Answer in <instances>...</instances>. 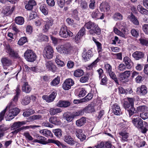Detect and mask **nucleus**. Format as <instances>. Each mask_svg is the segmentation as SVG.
Masks as SVG:
<instances>
[{
  "label": "nucleus",
  "instance_id": "1",
  "mask_svg": "<svg viewBox=\"0 0 148 148\" xmlns=\"http://www.w3.org/2000/svg\"><path fill=\"white\" fill-rule=\"evenodd\" d=\"M57 51L60 54L70 55L74 51V48L69 43L58 46L56 48Z\"/></svg>",
  "mask_w": 148,
  "mask_h": 148
},
{
  "label": "nucleus",
  "instance_id": "2",
  "mask_svg": "<svg viewBox=\"0 0 148 148\" xmlns=\"http://www.w3.org/2000/svg\"><path fill=\"white\" fill-rule=\"evenodd\" d=\"M59 35L63 38H66L69 36L72 37L73 35V33L68 30L67 27L65 25L62 26L59 32Z\"/></svg>",
  "mask_w": 148,
  "mask_h": 148
},
{
  "label": "nucleus",
  "instance_id": "3",
  "mask_svg": "<svg viewBox=\"0 0 148 148\" xmlns=\"http://www.w3.org/2000/svg\"><path fill=\"white\" fill-rule=\"evenodd\" d=\"M24 56L26 60L29 62H34L36 58V54L33 51L30 50L26 51L25 53Z\"/></svg>",
  "mask_w": 148,
  "mask_h": 148
},
{
  "label": "nucleus",
  "instance_id": "4",
  "mask_svg": "<svg viewBox=\"0 0 148 148\" xmlns=\"http://www.w3.org/2000/svg\"><path fill=\"white\" fill-rule=\"evenodd\" d=\"M20 112V110L17 108L10 110L6 113L7 116L6 117L7 118V120L10 121L12 120Z\"/></svg>",
  "mask_w": 148,
  "mask_h": 148
},
{
  "label": "nucleus",
  "instance_id": "5",
  "mask_svg": "<svg viewBox=\"0 0 148 148\" xmlns=\"http://www.w3.org/2000/svg\"><path fill=\"white\" fill-rule=\"evenodd\" d=\"M53 53L54 51L52 47L47 45L45 47L43 51V55L44 57L50 59L52 58Z\"/></svg>",
  "mask_w": 148,
  "mask_h": 148
},
{
  "label": "nucleus",
  "instance_id": "6",
  "mask_svg": "<svg viewBox=\"0 0 148 148\" xmlns=\"http://www.w3.org/2000/svg\"><path fill=\"white\" fill-rule=\"evenodd\" d=\"M5 49L6 50V52L11 57L14 58H19L18 53L15 51L9 45L5 44Z\"/></svg>",
  "mask_w": 148,
  "mask_h": 148
},
{
  "label": "nucleus",
  "instance_id": "7",
  "mask_svg": "<svg viewBox=\"0 0 148 148\" xmlns=\"http://www.w3.org/2000/svg\"><path fill=\"white\" fill-rule=\"evenodd\" d=\"M137 115L136 117V115H134L132 118V123L137 128L142 129L143 127V120Z\"/></svg>",
  "mask_w": 148,
  "mask_h": 148
},
{
  "label": "nucleus",
  "instance_id": "8",
  "mask_svg": "<svg viewBox=\"0 0 148 148\" xmlns=\"http://www.w3.org/2000/svg\"><path fill=\"white\" fill-rule=\"evenodd\" d=\"M127 100L125 101L123 104L124 108L127 110L134 106L135 99L133 98H127Z\"/></svg>",
  "mask_w": 148,
  "mask_h": 148
},
{
  "label": "nucleus",
  "instance_id": "9",
  "mask_svg": "<svg viewBox=\"0 0 148 148\" xmlns=\"http://www.w3.org/2000/svg\"><path fill=\"white\" fill-rule=\"evenodd\" d=\"M74 81L71 79H66L62 84V88L65 90H68L71 88V86L74 84Z\"/></svg>",
  "mask_w": 148,
  "mask_h": 148
},
{
  "label": "nucleus",
  "instance_id": "10",
  "mask_svg": "<svg viewBox=\"0 0 148 148\" xmlns=\"http://www.w3.org/2000/svg\"><path fill=\"white\" fill-rule=\"evenodd\" d=\"M91 16L95 20L103 19L104 18V14L103 13H100L98 9H96L92 12Z\"/></svg>",
  "mask_w": 148,
  "mask_h": 148
},
{
  "label": "nucleus",
  "instance_id": "11",
  "mask_svg": "<svg viewBox=\"0 0 148 148\" xmlns=\"http://www.w3.org/2000/svg\"><path fill=\"white\" fill-rule=\"evenodd\" d=\"M92 56V52L91 50H89L87 51L86 49H84V51L82 53V57L85 62L89 60Z\"/></svg>",
  "mask_w": 148,
  "mask_h": 148
},
{
  "label": "nucleus",
  "instance_id": "12",
  "mask_svg": "<svg viewBox=\"0 0 148 148\" xmlns=\"http://www.w3.org/2000/svg\"><path fill=\"white\" fill-rule=\"evenodd\" d=\"M21 90L19 89H17L16 91V95L14 96V98L11 100V101L9 104L10 107L15 106L16 105L17 102L18 100V97L20 94Z\"/></svg>",
  "mask_w": 148,
  "mask_h": 148
},
{
  "label": "nucleus",
  "instance_id": "13",
  "mask_svg": "<svg viewBox=\"0 0 148 148\" xmlns=\"http://www.w3.org/2000/svg\"><path fill=\"white\" fill-rule=\"evenodd\" d=\"M57 95V93L56 92H53L49 95H43L42 98L46 101L47 102H50L53 101Z\"/></svg>",
  "mask_w": 148,
  "mask_h": 148
},
{
  "label": "nucleus",
  "instance_id": "14",
  "mask_svg": "<svg viewBox=\"0 0 148 148\" xmlns=\"http://www.w3.org/2000/svg\"><path fill=\"white\" fill-rule=\"evenodd\" d=\"M45 65L47 69L49 71L53 72L56 71L57 68L51 61L46 62Z\"/></svg>",
  "mask_w": 148,
  "mask_h": 148
},
{
  "label": "nucleus",
  "instance_id": "15",
  "mask_svg": "<svg viewBox=\"0 0 148 148\" xmlns=\"http://www.w3.org/2000/svg\"><path fill=\"white\" fill-rule=\"evenodd\" d=\"M119 136L121 138V141L124 142H127L128 140L129 134L125 131H121L119 132Z\"/></svg>",
  "mask_w": 148,
  "mask_h": 148
},
{
  "label": "nucleus",
  "instance_id": "16",
  "mask_svg": "<svg viewBox=\"0 0 148 148\" xmlns=\"http://www.w3.org/2000/svg\"><path fill=\"white\" fill-rule=\"evenodd\" d=\"M137 93L141 95H146L147 92V88L145 85H142L138 87L136 90Z\"/></svg>",
  "mask_w": 148,
  "mask_h": 148
},
{
  "label": "nucleus",
  "instance_id": "17",
  "mask_svg": "<svg viewBox=\"0 0 148 148\" xmlns=\"http://www.w3.org/2000/svg\"><path fill=\"white\" fill-rule=\"evenodd\" d=\"M132 56L135 60H139L143 58L144 53L143 52L136 51L132 54Z\"/></svg>",
  "mask_w": 148,
  "mask_h": 148
},
{
  "label": "nucleus",
  "instance_id": "18",
  "mask_svg": "<svg viewBox=\"0 0 148 148\" xmlns=\"http://www.w3.org/2000/svg\"><path fill=\"white\" fill-rule=\"evenodd\" d=\"M123 60L127 69H130L131 68L133 63L129 57L127 56L124 57L123 58Z\"/></svg>",
  "mask_w": 148,
  "mask_h": 148
},
{
  "label": "nucleus",
  "instance_id": "19",
  "mask_svg": "<svg viewBox=\"0 0 148 148\" xmlns=\"http://www.w3.org/2000/svg\"><path fill=\"white\" fill-rule=\"evenodd\" d=\"M131 71H125L119 74V79L121 81L124 82V80L129 77L130 76Z\"/></svg>",
  "mask_w": 148,
  "mask_h": 148
},
{
  "label": "nucleus",
  "instance_id": "20",
  "mask_svg": "<svg viewBox=\"0 0 148 148\" xmlns=\"http://www.w3.org/2000/svg\"><path fill=\"white\" fill-rule=\"evenodd\" d=\"M1 62L3 67L9 66L12 64V63L11 60L6 57L2 58L1 59Z\"/></svg>",
  "mask_w": 148,
  "mask_h": 148
},
{
  "label": "nucleus",
  "instance_id": "21",
  "mask_svg": "<svg viewBox=\"0 0 148 148\" xmlns=\"http://www.w3.org/2000/svg\"><path fill=\"white\" fill-rule=\"evenodd\" d=\"M36 5V3L34 0H29L25 5V8L28 10H32L34 6Z\"/></svg>",
  "mask_w": 148,
  "mask_h": 148
},
{
  "label": "nucleus",
  "instance_id": "22",
  "mask_svg": "<svg viewBox=\"0 0 148 148\" xmlns=\"http://www.w3.org/2000/svg\"><path fill=\"white\" fill-rule=\"evenodd\" d=\"M94 27L92 30H89L88 31L89 34L92 35H95V34L97 35H100L101 34V29L99 27L97 24Z\"/></svg>",
  "mask_w": 148,
  "mask_h": 148
},
{
  "label": "nucleus",
  "instance_id": "23",
  "mask_svg": "<svg viewBox=\"0 0 148 148\" xmlns=\"http://www.w3.org/2000/svg\"><path fill=\"white\" fill-rule=\"evenodd\" d=\"M27 122L28 121L15 122L12 125V128L14 130L19 128L22 126L26 124Z\"/></svg>",
  "mask_w": 148,
  "mask_h": 148
},
{
  "label": "nucleus",
  "instance_id": "24",
  "mask_svg": "<svg viewBox=\"0 0 148 148\" xmlns=\"http://www.w3.org/2000/svg\"><path fill=\"white\" fill-rule=\"evenodd\" d=\"M64 141L67 144L71 145H73L75 144V141L71 136L69 135H64L63 137Z\"/></svg>",
  "mask_w": 148,
  "mask_h": 148
},
{
  "label": "nucleus",
  "instance_id": "25",
  "mask_svg": "<svg viewBox=\"0 0 148 148\" xmlns=\"http://www.w3.org/2000/svg\"><path fill=\"white\" fill-rule=\"evenodd\" d=\"M71 105L70 102L67 101H59L57 104V106L60 107L66 108Z\"/></svg>",
  "mask_w": 148,
  "mask_h": 148
},
{
  "label": "nucleus",
  "instance_id": "26",
  "mask_svg": "<svg viewBox=\"0 0 148 148\" xmlns=\"http://www.w3.org/2000/svg\"><path fill=\"white\" fill-rule=\"evenodd\" d=\"M76 135L77 137L80 141H83L86 139V136L83 133L82 130L81 129H78L76 132Z\"/></svg>",
  "mask_w": 148,
  "mask_h": 148
},
{
  "label": "nucleus",
  "instance_id": "27",
  "mask_svg": "<svg viewBox=\"0 0 148 148\" xmlns=\"http://www.w3.org/2000/svg\"><path fill=\"white\" fill-rule=\"evenodd\" d=\"M112 112L114 114L118 115L122 114V112L120 107L117 104H115L112 106Z\"/></svg>",
  "mask_w": 148,
  "mask_h": 148
},
{
  "label": "nucleus",
  "instance_id": "28",
  "mask_svg": "<svg viewBox=\"0 0 148 148\" xmlns=\"http://www.w3.org/2000/svg\"><path fill=\"white\" fill-rule=\"evenodd\" d=\"M49 121L51 123L56 125H60L61 123L59 118L56 116L51 117L49 119Z\"/></svg>",
  "mask_w": 148,
  "mask_h": 148
},
{
  "label": "nucleus",
  "instance_id": "29",
  "mask_svg": "<svg viewBox=\"0 0 148 148\" xmlns=\"http://www.w3.org/2000/svg\"><path fill=\"white\" fill-rule=\"evenodd\" d=\"M39 132L41 134L46 137H53L52 132L48 130L47 129L42 130L40 131Z\"/></svg>",
  "mask_w": 148,
  "mask_h": 148
},
{
  "label": "nucleus",
  "instance_id": "30",
  "mask_svg": "<svg viewBox=\"0 0 148 148\" xmlns=\"http://www.w3.org/2000/svg\"><path fill=\"white\" fill-rule=\"evenodd\" d=\"M13 12V10L10 6H7L5 7L2 11V13L6 16L11 14Z\"/></svg>",
  "mask_w": 148,
  "mask_h": 148
},
{
  "label": "nucleus",
  "instance_id": "31",
  "mask_svg": "<svg viewBox=\"0 0 148 148\" xmlns=\"http://www.w3.org/2000/svg\"><path fill=\"white\" fill-rule=\"evenodd\" d=\"M82 110L84 111V113L85 112L86 113L92 112L95 111L94 106L91 104L88 105Z\"/></svg>",
  "mask_w": 148,
  "mask_h": 148
},
{
  "label": "nucleus",
  "instance_id": "32",
  "mask_svg": "<svg viewBox=\"0 0 148 148\" xmlns=\"http://www.w3.org/2000/svg\"><path fill=\"white\" fill-rule=\"evenodd\" d=\"M86 122V118L83 117L77 120L76 121V124L78 127H81Z\"/></svg>",
  "mask_w": 148,
  "mask_h": 148
},
{
  "label": "nucleus",
  "instance_id": "33",
  "mask_svg": "<svg viewBox=\"0 0 148 148\" xmlns=\"http://www.w3.org/2000/svg\"><path fill=\"white\" fill-rule=\"evenodd\" d=\"M22 90L26 93H29L31 90V88L27 82H24L22 87Z\"/></svg>",
  "mask_w": 148,
  "mask_h": 148
},
{
  "label": "nucleus",
  "instance_id": "34",
  "mask_svg": "<svg viewBox=\"0 0 148 148\" xmlns=\"http://www.w3.org/2000/svg\"><path fill=\"white\" fill-rule=\"evenodd\" d=\"M97 25V24L94 22H92L91 21H89L85 23L84 27L88 29L92 30L93 28H94V27H95Z\"/></svg>",
  "mask_w": 148,
  "mask_h": 148
},
{
  "label": "nucleus",
  "instance_id": "35",
  "mask_svg": "<svg viewBox=\"0 0 148 148\" xmlns=\"http://www.w3.org/2000/svg\"><path fill=\"white\" fill-rule=\"evenodd\" d=\"M84 74L83 71L80 69L75 70L73 73V75L76 77H79L82 76Z\"/></svg>",
  "mask_w": 148,
  "mask_h": 148
},
{
  "label": "nucleus",
  "instance_id": "36",
  "mask_svg": "<svg viewBox=\"0 0 148 148\" xmlns=\"http://www.w3.org/2000/svg\"><path fill=\"white\" fill-rule=\"evenodd\" d=\"M40 9L41 12L45 15H47L48 13V9L46 5L42 4L40 7Z\"/></svg>",
  "mask_w": 148,
  "mask_h": 148
},
{
  "label": "nucleus",
  "instance_id": "37",
  "mask_svg": "<svg viewBox=\"0 0 148 148\" xmlns=\"http://www.w3.org/2000/svg\"><path fill=\"white\" fill-rule=\"evenodd\" d=\"M110 9V6L107 3H102L100 7V10L101 11H109Z\"/></svg>",
  "mask_w": 148,
  "mask_h": 148
},
{
  "label": "nucleus",
  "instance_id": "38",
  "mask_svg": "<svg viewBox=\"0 0 148 148\" xmlns=\"http://www.w3.org/2000/svg\"><path fill=\"white\" fill-rule=\"evenodd\" d=\"M137 8L138 10L142 14L148 15V10L143 8L141 5H138Z\"/></svg>",
  "mask_w": 148,
  "mask_h": 148
},
{
  "label": "nucleus",
  "instance_id": "39",
  "mask_svg": "<svg viewBox=\"0 0 148 148\" xmlns=\"http://www.w3.org/2000/svg\"><path fill=\"white\" fill-rule=\"evenodd\" d=\"M147 110L148 108L145 106H141L136 108V111H137V113L140 112L143 113L147 111Z\"/></svg>",
  "mask_w": 148,
  "mask_h": 148
},
{
  "label": "nucleus",
  "instance_id": "40",
  "mask_svg": "<svg viewBox=\"0 0 148 148\" xmlns=\"http://www.w3.org/2000/svg\"><path fill=\"white\" fill-rule=\"evenodd\" d=\"M31 98L29 96H25L22 99L21 103L23 105L28 104L30 102Z\"/></svg>",
  "mask_w": 148,
  "mask_h": 148
},
{
  "label": "nucleus",
  "instance_id": "41",
  "mask_svg": "<svg viewBox=\"0 0 148 148\" xmlns=\"http://www.w3.org/2000/svg\"><path fill=\"white\" fill-rule=\"evenodd\" d=\"M15 23L20 25H22L24 23V19L23 17L22 16H17L15 19Z\"/></svg>",
  "mask_w": 148,
  "mask_h": 148
},
{
  "label": "nucleus",
  "instance_id": "42",
  "mask_svg": "<svg viewBox=\"0 0 148 148\" xmlns=\"http://www.w3.org/2000/svg\"><path fill=\"white\" fill-rule=\"evenodd\" d=\"M42 117V116L40 115H34L30 116L28 118V122L40 119Z\"/></svg>",
  "mask_w": 148,
  "mask_h": 148
},
{
  "label": "nucleus",
  "instance_id": "43",
  "mask_svg": "<svg viewBox=\"0 0 148 148\" xmlns=\"http://www.w3.org/2000/svg\"><path fill=\"white\" fill-rule=\"evenodd\" d=\"M62 111L61 109L60 108H52L50 109L49 112L50 114L52 115L60 112Z\"/></svg>",
  "mask_w": 148,
  "mask_h": 148
},
{
  "label": "nucleus",
  "instance_id": "44",
  "mask_svg": "<svg viewBox=\"0 0 148 148\" xmlns=\"http://www.w3.org/2000/svg\"><path fill=\"white\" fill-rule=\"evenodd\" d=\"M128 17L130 19L131 22L134 25H138L139 24V22L137 19L132 14L131 15L129 16Z\"/></svg>",
  "mask_w": 148,
  "mask_h": 148
},
{
  "label": "nucleus",
  "instance_id": "45",
  "mask_svg": "<svg viewBox=\"0 0 148 148\" xmlns=\"http://www.w3.org/2000/svg\"><path fill=\"white\" fill-rule=\"evenodd\" d=\"M65 119L68 122H71L73 119L74 117L72 114H65L64 115Z\"/></svg>",
  "mask_w": 148,
  "mask_h": 148
},
{
  "label": "nucleus",
  "instance_id": "46",
  "mask_svg": "<svg viewBox=\"0 0 148 148\" xmlns=\"http://www.w3.org/2000/svg\"><path fill=\"white\" fill-rule=\"evenodd\" d=\"M112 17L116 21L120 20L122 19L123 16L120 13L116 12L113 16Z\"/></svg>",
  "mask_w": 148,
  "mask_h": 148
},
{
  "label": "nucleus",
  "instance_id": "47",
  "mask_svg": "<svg viewBox=\"0 0 148 148\" xmlns=\"http://www.w3.org/2000/svg\"><path fill=\"white\" fill-rule=\"evenodd\" d=\"M60 81V77L59 76H57L51 82V85L52 86H56L59 83Z\"/></svg>",
  "mask_w": 148,
  "mask_h": 148
},
{
  "label": "nucleus",
  "instance_id": "48",
  "mask_svg": "<svg viewBox=\"0 0 148 148\" xmlns=\"http://www.w3.org/2000/svg\"><path fill=\"white\" fill-rule=\"evenodd\" d=\"M127 110L129 112V115L130 117L133 115L135 113H137L136 109V110L135 108L134 107V106H133L132 107Z\"/></svg>",
  "mask_w": 148,
  "mask_h": 148
},
{
  "label": "nucleus",
  "instance_id": "49",
  "mask_svg": "<svg viewBox=\"0 0 148 148\" xmlns=\"http://www.w3.org/2000/svg\"><path fill=\"white\" fill-rule=\"evenodd\" d=\"M35 112V111L32 109H29L24 112L23 114V115L24 117H27L34 114Z\"/></svg>",
  "mask_w": 148,
  "mask_h": 148
},
{
  "label": "nucleus",
  "instance_id": "50",
  "mask_svg": "<svg viewBox=\"0 0 148 148\" xmlns=\"http://www.w3.org/2000/svg\"><path fill=\"white\" fill-rule=\"evenodd\" d=\"M109 75L110 77L114 81L116 84H119L116 75L113 72H112L110 73H109Z\"/></svg>",
  "mask_w": 148,
  "mask_h": 148
},
{
  "label": "nucleus",
  "instance_id": "51",
  "mask_svg": "<svg viewBox=\"0 0 148 148\" xmlns=\"http://www.w3.org/2000/svg\"><path fill=\"white\" fill-rule=\"evenodd\" d=\"M27 42L26 37H23L20 38L18 42V43L19 45H22Z\"/></svg>",
  "mask_w": 148,
  "mask_h": 148
},
{
  "label": "nucleus",
  "instance_id": "52",
  "mask_svg": "<svg viewBox=\"0 0 148 148\" xmlns=\"http://www.w3.org/2000/svg\"><path fill=\"white\" fill-rule=\"evenodd\" d=\"M38 39L40 41H47L48 39V37L46 35L40 34L38 36Z\"/></svg>",
  "mask_w": 148,
  "mask_h": 148
},
{
  "label": "nucleus",
  "instance_id": "53",
  "mask_svg": "<svg viewBox=\"0 0 148 148\" xmlns=\"http://www.w3.org/2000/svg\"><path fill=\"white\" fill-rule=\"evenodd\" d=\"M53 132L55 135L58 137H60L62 135V131L60 129H56L53 130Z\"/></svg>",
  "mask_w": 148,
  "mask_h": 148
},
{
  "label": "nucleus",
  "instance_id": "54",
  "mask_svg": "<svg viewBox=\"0 0 148 148\" xmlns=\"http://www.w3.org/2000/svg\"><path fill=\"white\" fill-rule=\"evenodd\" d=\"M88 79L89 75L87 74L81 77L79 81L81 83H84L87 82Z\"/></svg>",
  "mask_w": 148,
  "mask_h": 148
},
{
  "label": "nucleus",
  "instance_id": "55",
  "mask_svg": "<svg viewBox=\"0 0 148 148\" xmlns=\"http://www.w3.org/2000/svg\"><path fill=\"white\" fill-rule=\"evenodd\" d=\"M131 33L132 36L135 38H137L139 35V31L135 29H132L131 30Z\"/></svg>",
  "mask_w": 148,
  "mask_h": 148
},
{
  "label": "nucleus",
  "instance_id": "56",
  "mask_svg": "<svg viewBox=\"0 0 148 148\" xmlns=\"http://www.w3.org/2000/svg\"><path fill=\"white\" fill-rule=\"evenodd\" d=\"M93 97V95L92 93H89L84 98L82 99V100L85 102L91 100Z\"/></svg>",
  "mask_w": 148,
  "mask_h": 148
},
{
  "label": "nucleus",
  "instance_id": "57",
  "mask_svg": "<svg viewBox=\"0 0 148 148\" xmlns=\"http://www.w3.org/2000/svg\"><path fill=\"white\" fill-rule=\"evenodd\" d=\"M40 126L39 125H30V126H23L21 127H20V129H21V131L22 130H26L29 129V128H34L36 127H40Z\"/></svg>",
  "mask_w": 148,
  "mask_h": 148
},
{
  "label": "nucleus",
  "instance_id": "58",
  "mask_svg": "<svg viewBox=\"0 0 148 148\" xmlns=\"http://www.w3.org/2000/svg\"><path fill=\"white\" fill-rule=\"evenodd\" d=\"M48 143H54L56 144L59 147L60 146L61 144V143L59 141L57 140H55L53 139H48Z\"/></svg>",
  "mask_w": 148,
  "mask_h": 148
},
{
  "label": "nucleus",
  "instance_id": "59",
  "mask_svg": "<svg viewBox=\"0 0 148 148\" xmlns=\"http://www.w3.org/2000/svg\"><path fill=\"white\" fill-rule=\"evenodd\" d=\"M104 66L107 72L109 74L112 72V67L110 64H105Z\"/></svg>",
  "mask_w": 148,
  "mask_h": 148
},
{
  "label": "nucleus",
  "instance_id": "60",
  "mask_svg": "<svg viewBox=\"0 0 148 148\" xmlns=\"http://www.w3.org/2000/svg\"><path fill=\"white\" fill-rule=\"evenodd\" d=\"M86 93V90L84 88H82L80 90L78 96L79 97H83L84 96Z\"/></svg>",
  "mask_w": 148,
  "mask_h": 148
},
{
  "label": "nucleus",
  "instance_id": "61",
  "mask_svg": "<svg viewBox=\"0 0 148 148\" xmlns=\"http://www.w3.org/2000/svg\"><path fill=\"white\" fill-rule=\"evenodd\" d=\"M74 117L75 116H79L83 115L84 114V111L83 110H79L75 112L72 114Z\"/></svg>",
  "mask_w": 148,
  "mask_h": 148
},
{
  "label": "nucleus",
  "instance_id": "62",
  "mask_svg": "<svg viewBox=\"0 0 148 148\" xmlns=\"http://www.w3.org/2000/svg\"><path fill=\"white\" fill-rule=\"evenodd\" d=\"M32 30L33 28L30 25H27L26 27V32L28 34H31L32 32Z\"/></svg>",
  "mask_w": 148,
  "mask_h": 148
},
{
  "label": "nucleus",
  "instance_id": "63",
  "mask_svg": "<svg viewBox=\"0 0 148 148\" xmlns=\"http://www.w3.org/2000/svg\"><path fill=\"white\" fill-rule=\"evenodd\" d=\"M57 3L61 8H62L65 4V0H56Z\"/></svg>",
  "mask_w": 148,
  "mask_h": 148
},
{
  "label": "nucleus",
  "instance_id": "64",
  "mask_svg": "<svg viewBox=\"0 0 148 148\" xmlns=\"http://www.w3.org/2000/svg\"><path fill=\"white\" fill-rule=\"evenodd\" d=\"M141 44L143 45L147 46L148 41L145 38H140L139 39Z\"/></svg>",
  "mask_w": 148,
  "mask_h": 148
}]
</instances>
